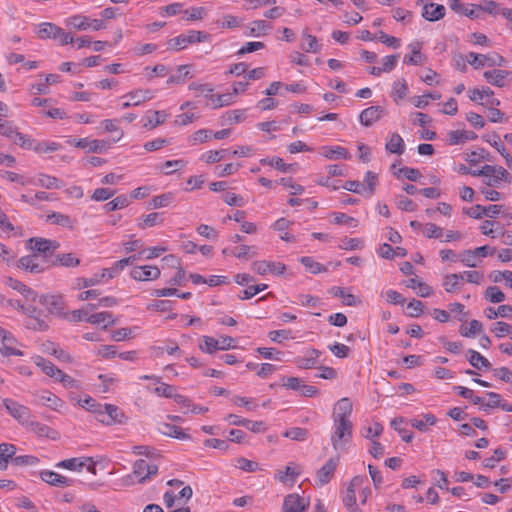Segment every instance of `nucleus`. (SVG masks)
Here are the masks:
<instances>
[{
    "mask_svg": "<svg viewBox=\"0 0 512 512\" xmlns=\"http://www.w3.org/2000/svg\"><path fill=\"white\" fill-rule=\"evenodd\" d=\"M211 41V35L205 31L189 30L187 34H181L167 41L169 50L180 51L194 43Z\"/></svg>",
    "mask_w": 512,
    "mask_h": 512,
    "instance_id": "obj_1",
    "label": "nucleus"
},
{
    "mask_svg": "<svg viewBox=\"0 0 512 512\" xmlns=\"http://www.w3.org/2000/svg\"><path fill=\"white\" fill-rule=\"evenodd\" d=\"M37 36L42 40L53 39L58 41L62 46L74 42V38L70 33L65 32L63 28L51 22L41 23L37 31Z\"/></svg>",
    "mask_w": 512,
    "mask_h": 512,
    "instance_id": "obj_2",
    "label": "nucleus"
},
{
    "mask_svg": "<svg viewBox=\"0 0 512 512\" xmlns=\"http://www.w3.org/2000/svg\"><path fill=\"white\" fill-rule=\"evenodd\" d=\"M334 433L331 436V443L335 450L341 449L352 439L353 424L350 419L333 418Z\"/></svg>",
    "mask_w": 512,
    "mask_h": 512,
    "instance_id": "obj_3",
    "label": "nucleus"
},
{
    "mask_svg": "<svg viewBox=\"0 0 512 512\" xmlns=\"http://www.w3.org/2000/svg\"><path fill=\"white\" fill-rule=\"evenodd\" d=\"M158 473V466L156 464H149L144 459L136 460L133 464V471L127 475L123 481L126 485L134 483L133 479L138 478V483H144L150 480Z\"/></svg>",
    "mask_w": 512,
    "mask_h": 512,
    "instance_id": "obj_4",
    "label": "nucleus"
},
{
    "mask_svg": "<svg viewBox=\"0 0 512 512\" xmlns=\"http://www.w3.org/2000/svg\"><path fill=\"white\" fill-rule=\"evenodd\" d=\"M22 313L26 315L24 325L27 329L32 331L48 330L49 325L45 320L46 315L44 314L43 310L35 306L29 305L26 306L24 312Z\"/></svg>",
    "mask_w": 512,
    "mask_h": 512,
    "instance_id": "obj_5",
    "label": "nucleus"
},
{
    "mask_svg": "<svg viewBox=\"0 0 512 512\" xmlns=\"http://www.w3.org/2000/svg\"><path fill=\"white\" fill-rule=\"evenodd\" d=\"M18 267L34 274L43 273L51 268L50 259H42L40 255L33 253L23 256L18 261Z\"/></svg>",
    "mask_w": 512,
    "mask_h": 512,
    "instance_id": "obj_6",
    "label": "nucleus"
},
{
    "mask_svg": "<svg viewBox=\"0 0 512 512\" xmlns=\"http://www.w3.org/2000/svg\"><path fill=\"white\" fill-rule=\"evenodd\" d=\"M29 243L32 244L31 249L36 254L42 255V259H53L54 252L60 247L58 241L41 237L30 238Z\"/></svg>",
    "mask_w": 512,
    "mask_h": 512,
    "instance_id": "obj_7",
    "label": "nucleus"
},
{
    "mask_svg": "<svg viewBox=\"0 0 512 512\" xmlns=\"http://www.w3.org/2000/svg\"><path fill=\"white\" fill-rule=\"evenodd\" d=\"M3 405L8 413L22 426L32 418L31 410L27 406H24L15 400L6 398L3 400Z\"/></svg>",
    "mask_w": 512,
    "mask_h": 512,
    "instance_id": "obj_8",
    "label": "nucleus"
},
{
    "mask_svg": "<svg viewBox=\"0 0 512 512\" xmlns=\"http://www.w3.org/2000/svg\"><path fill=\"white\" fill-rule=\"evenodd\" d=\"M365 481H367L366 476L358 475L352 478L349 486L347 487L346 495L343 498V503L350 512H360L356 504L355 489L362 486Z\"/></svg>",
    "mask_w": 512,
    "mask_h": 512,
    "instance_id": "obj_9",
    "label": "nucleus"
},
{
    "mask_svg": "<svg viewBox=\"0 0 512 512\" xmlns=\"http://www.w3.org/2000/svg\"><path fill=\"white\" fill-rule=\"evenodd\" d=\"M125 415L123 411L116 405L104 404L103 410L97 420L106 425L124 423Z\"/></svg>",
    "mask_w": 512,
    "mask_h": 512,
    "instance_id": "obj_10",
    "label": "nucleus"
},
{
    "mask_svg": "<svg viewBox=\"0 0 512 512\" xmlns=\"http://www.w3.org/2000/svg\"><path fill=\"white\" fill-rule=\"evenodd\" d=\"M38 298V301L43 305L49 314L61 315L64 310V300L61 295L42 294Z\"/></svg>",
    "mask_w": 512,
    "mask_h": 512,
    "instance_id": "obj_11",
    "label": "nucleus"
},
{
    "mask_svg": "<svg viewBox=\"0 0 512 512\" xmlns=\"http://www.w3.org/2000/svg\"><path fill=\"white\" fill-rule=\"evenodd\" d=\"M252 268L259 275H266L267 273L283 275L287 269V266L281 262L259 260L252 264Z\"/></svg>",
    "mask_w": 512,
    "mask_h": 512,
    "instance_id": "obj_12",
    "label": "nucleus"
},
{
    "mask_svg": "<svg viewBox=\"0 0 512 512\" xmlns=\"http://www.w3.org/2000/svg\"><path fill=\"white\" fill-rule=\"evenodd\" d=\"M340 457H331L326 463L317 471V480L320 486L328 484L333 478L337 466L339 464Z\"/></svg>",
    "mask_w": 512,
    "mask_h": 512,
    "instance_id": "obj_13",
    "label": "nucleus"
},
{
    "mask_svg": "<svg viewBox=\"0 0 512 512\" xmlns=\"http://www.w3.org/2000/svg\"><path fill=\"white\" fill-rule=\"evenodd\" d=\"M154 97L153 91L150 89H136L128 92L122 98H129V101L122 104V108L126 109L132 106H138Z\"/></svg>",
    "mask_w": 512,
    "mask_h": 512,
    "instance_id": "obj_14",
    "label": "nucleus"
},
{
    "mask_svg": "<svg viewBox=\"0 0 512 512\" xmlns=\"http://www.w3.org/2000/svg\"><path fill=\"white\" fill-rule=\"evenodd\" d=\"M161 271L157 266L143 265L134 267L130 275L137 281H151L160 277Z\"/></svg>",
    "mask_w": 512,
    "mask_h": 512,
    "instance_id": "obj_15",
    "label": "nucleus"
},
{
    "mask_svg": "<svg viewBox=\"0 0 512 512\" xmlns=\"http://www.w3.org/2000/svg\"><path fill=\"white\" fill-rule=\"evenodd\" d=\"M309 502L299 494H289L284 498L282 512H306Z\"/></svg>",
    "mask_w": 512,
    "mask_h": 512,
    "instance_id": "obj_16",
    "label": "nucleus"
},
{
    "mask_svg": "<svg viewBox=\"0 0 512 512\" xmlns=\"http://www.w3.org/2000/svg\"><path fill=\"white\" fill-rule=\"evenodd\" d=\"M40 478L42 481L55 487H69L74 483L73 479L67 478L51 470L41 471Z\"/></svg>",
    "mask_w": 512,
    "mask_h": 512,
    "instance_id": "obj_17",
    "label": "nucleus"
},
{
    "mask_svg": "<svg viewBox=\"0 0 512 512\" xmlns=\"http://www.w3.org/2000/svg\"><path fill=\"white\" fill-rule=\"evenodd\" d=\"M384 112L381 106H370L361 111L359 121L363 126L370 127L383 117Z\"/></svg>",
    "mask_w": 512,
    "mask_h": 512,
    "instance_id": "obj_18",
    "label": "nucleus"
},
{
    "mask_svg": "<svg viewBox=\"0 0 512 512\" xmlns=\"http://www.w3.org/2000/svg\"><path fill=\"white\" fill-rule=\"evenodd\" d=\"M75 146L78 148L85 149L88 152L102 153L107 148H109L110 144L105 140H88L87 138H81L75 142Z\"/></svg>",
    "mask_w": 512,
    "mask_h": 512,
    "instance_id": "obj_19",
    "label": "nucleus"
},
{
    "mask_svg": "<svg viewBox=\"0 0 512 512\" xmlns=\"http://www.w3.org/2000/svg\"><path fill=\"white\" fill-rule=\"evenodd\" d=\"M1 341L2 347H0V353L3 356H23V351L15 347L18 344V341L10 331L5 335V338L1 339Z\"/></svg>",
    "mask_w": 512,
    "mask_h": 512,
    "instance_id": "obj_20",
    "label": "nucleus"
},
{
    "mask_svg": "<svg viewBox=\"0 0 512 512\" xmlns=\"http://www.w3.org/2000/svg\"><path fill=\"white\" fill-rule=\"evenodd\" d=\"M28 430L34 432L39 437H47L51 439H55L58 434L57 431L52 429L46 424H43L39 421L33 420L30 418L28 422L24 425Z\"/></svg>",
    "mask_w": 512,
    "mask_h": 512,
    "instance_id": "obj_21",
    "label": "nucleus"
},
{
    "mask_svg": "<svg viewBox=\"0 0 512 512\" xmlns=\"http://www.w3.org/2000/svg\"><path fill=\"white\" fill-rule=\"evenodd\" d=\"M446 9L442 4H425L422 9V17L430 22L438 21L445 16Z\"/></svg>",
    "mask_w": 512,
    "mask_h": 512,
    "instance_id": "obj_22",
    "label": "nucleus"
},
{
    "mask_svg": "<svg viewBox=\"0 0 512 512\" xmlns=\"http://www.w3.org/2000/svg\"><path fill=\"white\" fill-rule=\"evenodd\" d=\"M511 74L510 71L494 69L492 71H485L484 78L493 86L504 87L506 86V78Z\"/></svg>",
    "mask_w": 512,
    "mask_h": 512,
    "instance_id": "obj_23",
    "label": "nucleus"
},
{
    "mask_svg": "<svg viewBox=\"0 0 512 512\" xmlns=\"http://www.w3.org/2000/svg\"><path fill=\"white\" fill-rule=\"evenodd\" d=\"M17 447L12 443H1L0 444V470H6L9 462L13 463Z\"/></svg>",
    "mask_w": 512,
    "mask_h": 512,
    "instance_id": "obj_24",
    "label": "nucleus"
},
{
    "mask_svg": "<svg viewBox=\"0 0 512 512\" xmlns=\"http://www.w3.org/2000/svg\"><path fill=\"white\" fill-rule=\"evenodd\" d=\"M14 142L18 144L20 147L27 149V150H34L36 152H42L43 150V144L37 142L36 140L32 139L30 136L23 134L19 131L15 133Z\"/></svg>",
    "mask_w": 512,
    "mask_h": 512,
    "instance_id": "obj_25",
    "label": "nucleus"
},
{
    "mask_svg": "<svg viewBox=\"0 0 512 512\" xmlns=\"http://www.w3.org/2000/svg\"><path fill=\"white\" fill-rule=\"evenodd\" d=\"M322 155L328 159H351L349 150L342 146H323Z\"/></svg>",
    "mask_w": 512,
    "mask_h": 512,
    "instance_id": "obj_26",
    "label": "nucleus"
},
{
    "mask_svg": "<svg viewBox=\"0 0 512 512\" xmlns=\"http://www.w3.org/2000/svg\"><path fill=\"white\" fill-rule=\"evenodd\" d=\"M158 430L161 434L175 439L187 440L191 438L190 435L185 433L180 426H176L170 423L160 424Z\"/></svg>",
    "mask_w": 512,
    "mask_h": 512,
    "instance_id": "obj_27",
    "label": "nucleus"
},
{
    "mask_svg": "<svg viewBox=\"0 0 512 512\" xmlns=\"http://www.w3.org/2000/svg\"><path fill=\"white\" fill-rule=\"evenodd\" d=\"M500 104L501 102L497 98H491L485 102V105L489 110L488 118L492 123H502L506 120L505 114L497 108Z\"/></svg>",
    "mask_w": 512,
    "mask_h": 512,
    "instance_id": "obj_28",
    "label": "nucleus"
},
{
    "mask_svg": "<svg viewBox=\"0 0 512 512\" xmlns=\"http://www.w3.org/2000/svg\"><path fill=\"white\" fill-rule=\"evenodd\" d=\"M51 267H77L80 264V259L73 253L58 254L53 259H50Z\"/></svg>",
    "mask_w": 512,
    "mask_h": 512,
    "instance_id": "obj_29",
    "label": "nucleus"
},
{
    "mask_svg": "<svg viewBox=\"0 0 512 512\" xmlns=\"http://www.w3.org/2000/svg\"><path fill=\"white\" fill-rule=\"evenodd\" d=\"M6 283H7V285L9 287H11L12 289L18 291L23 296H25L27 299H30L32 301H36V299L38 297L37 293L33 289L28 287L27 285L22 283L21 281H19L17 279H14L12 277H9L7 279V281H6Z\"/></svg>",
    "mask_w": 512,
    "mask_h": 512,
    "instance_id": "obj_30",
    "label": "nucleus"
},
{
    "mask_svg": "<svg viewBox=\"0 0 512 512\" xmlns=\"http://www.w3.org/2000/svg\"><path fill=\"white\" fill-rule=\"evenodd\" d=\"M443 287L448 293L459 291L463 285V275L458 273L448 274L444 277Z\"/></svg>",
    "mask_w": 512,
    "mask_h": 512,
    "instance_id": "obj_31",
    "label": "nucleus"
},
{
    "mask_svg": "<svg viewBox=\"0 0 512 512\" xmlns=\"http://www.w3.org/2000/svg\"><path fill=\"white\" fill-rule=\"evenodd\" d=\"M353 411V405L349 398H341L335 405L333 418L349 419Z\"/></svg>",
    "mask_w": 512,
    "mask_h": 512,
    "instance_id": "obj_32",
    "label": "nucleus"
},
{
    "mask_svg": "<svg viewBox=\"0 0 512 512\" xmlns=\"http://www.w3.org/2000/svg\"><path fill=\"white\" fill-rule=\"evenodd\" d=\"M449 144L458 145L466 142L467 140L477 139V134L473 131L454 130L449 132Z\"/></svg>",
    "mask_w": 512,
    "mask_h": 512,
    "instance_id": "obj_33",
    "label": "nucleus"
},
{
    "mask_svg": "<svg viewBox=\"0 0 512 512\" xmlns=\"http://www.w3.org/2000/svg\"><path fill=\"white\" fill-rule=\"evenodd\" d=\"M85 321L90 324L105 323L103 329H106L108 326L116 323V320L113 318V314L108 311L91 314L89 317L85 318Z\"/></svg>",
    "mask_w": 512,
    "mask_h": 512,
    "instance_id": "obj_34",
    "label": "nucleus"
},
{
    "mask_svg": "<svg viewBox=\"0 0 512 512\" xmlns=\"http://www.w3.org/2000/svg\"><path fill=\"white\" fill-rule=\"evenodd\" d=\"M320 355L321 352L318 349H309L305 357L297 359V366L302 369H311L315 367L317 359L320 357Z\"/></svg>",
    "mask_w": 512,
    "mask_h": 512,
    "instance_id": "obj_35",
    "label": "nucleus"
},
{
    "mask_svg": "<svg viewBox=\"0 0 512 512\" xmlns=\"http://www.w3.org/2000/svg\"><path fill=\"white\" fill-rule=\"evenodd\" d=\"M385 148L390 153L402 155L405 150L404 140L398 133H393L386 143Z\"/></svg>",
    "mask_w": 512,
    "mask_h": 512,
    "instance_id": "obj_36",
    "label": "nucleus"
},
{
    "mask_svg": "<svg viewBox=\"0 0 512 512\" xmlns=\"http://www.w3.org/2000/svg\"><path fill=\"white\" fill-rule=\"evenodd\" d=\"M468 361L476 369H490L491 363L486 359L484 356H482L479 352L469 349L468 350Z\"/></svg>",
    "mask_w": 512,
    "mask_h": 512,
    "instance_id": "obj_37",
    "label": "nucleus"
},
{
    "mask_svg": "<svg viewBox=\"0 0 512 512\" xmlns=\"http://www.w3.org/2000/svg\"><path fill=\"white\" fill-rule=\"evenodd\" d=\"M260 164L275 167L277 170L281 172L293 171L294 166H296V164H286L284 160L280 157L262 158L260 160Z\"/></svg>",
    "mask_w": 512,
    "mask_h": 512,
    "instance_id": "obj_38",
    "label": "nucleus"
},
{
    "mask_svg": "<svg viewBox=\"0 0 512 512\" xmlns=\"http://www.w3.org/2000/svg\"><path fill=\"white\" fill-rule=\"evenodd\" d=\"M38 184L46 189H61L64 186L62 180L43 173L38 175Z\"/></svg>",
    "mask_w": 512,
    "mask_h": 512,
    "instance_id": "obj_39",
    "label": "nucleus"
},
{
    "mask_svg": "<svg viewBox=\"0 0 512 512\" xmlns=\"http://www.w3.org/2000/svg\"><path fill=\"white\" fill-rule=\"evenodd\" d=\"M47 221L69 229H73L75 222L70 218V216L59 212H53L47 215Z\"/></svg>",
    "mask_w": 512,
    "mask_h": 512,
    "instance_id": "obj_40",
    "label": "nucleus"
},
{
    "mask_svg": "<svg viewBox=\"0 0 512 512\" xmlns=\"http://www.w3.org/2000/svg\"><path fill=\"white\" fill-rule=\"evenodd\" d=\"M450 1V8L455 11L458 14H463L470 19H477L479 17V14L476 10V8L472 7L471 9L465 7L463 3H461L459 0H449Z\"/></svg>",
    "mask_w": 512,
    "mask_h": 512,
    "instance_id": "obj_41",
    "label": "nucleus"
},
{
    "mask_svg": "<svg viewBox=\"0 0 512 512\" xmlns=\"http://www.w3.org/2000/svg\"><path fill=\"white\" fill-rule=\"evenodd\" d=\"M231 151L228 149H221V150H210L202 155V159L208 163H216L221 161L224 158L230 157Z\"/></svg>",
    "mask_w": 512,
    "mask_h": 512,
    "instance_id": "obj_42",
    "label": "nucleus"
},
{
    "mask_svg": "<svg viewBox=\"0 0 512 512\" xmlns=\"http://www.w3.org/2000/svg\"><path fill=\"white\" fill-rule=\"evenodd\" d=\"M188 68H189V65H180L178 67V73L175 75H171L167 79V84L168 85L182 84L187 79L192 78V75H191L190 71L188 70Z\"/></svg>",
    "mask_w": 512,
    "mask_h": 512,
    "instance_id": "obj_43",
    "label": "nucleus"
},
{
    "mask_svg": "<svg viewBox=\"0 0 512 512\" xmlns=\"http://www.w3.org/2000/svg\"><path fill=\"white\" fill-rule=\"evenodd\" d=\"M129 204H130L129 198L126 195L122 194V195L115 197L110 202L106 203L103 206V209L105 212L108 213V212L116 211L118 209H123V208L127 207Z\"/></svg>",
    "mask_w": 512,
    "mask_h": 512,
    "instance_id": "obj_44",
    "label": "nucleus"
},
{
    "mask_svg": "<svg viewBox=\"0 0 512 512\" xmlns=\"http://www.w3.org/2000/svg\"><path fill=\"white\" fill-rule=\"evenodd\" d=\"M300 262L308 269L312 274H319L327 272L326 266L316 262L313 257L303 256L300 258Z\"/></svg>",
    "mask_w": 512,
    "mask_h": 512,
    "instance_id": "obj_45",
    "label": "nucleus"
},
{
    "mask_svg": "<svg viewBox=\"0 0 512 512\" xmlns=\"http://www.w3.org/2000/svg\"><path fill=\"white\" fill-rule=\"evenodd\" d=\"M404 418L403 417H396L394 419L391 420V427L396 430L403 441H405L406 443H410L412 440H413V433L405 428H401L400 425L404 423Z\"/></svg>",
    "mask_w": 512,
    "mask_h": 512,
    "instance_id": "obj_46",
    "label": "nucleus"
},
{
    "mask_svg": "<svg viewBox=\"0 0 512 512\" xmlns=\"http://www.w3.org/2000/svg\"><path fill=\"white\" fill-rule=\"evenodd\" d=\"M78 402L81 407L96 414V418L100 416L104 406V404L97 402L94 398L88 395L83 400H79Z\"/></svg>",
    "mask_w": 512,
    "mask_h": 512,
    "instance_id": "obj_47",
    "label": "nucleus"
},
{
    "mask_svg": "<svg viewBox=\"0 0 512 512\" xmlns=\"http://www.w3.org/2000/svg\"><path fill=\"white\" fill-rule=\"evenodd\" d=\"M67 24L76 30H87L90 28V18L83 15H74L67 20Z\"/></svg>",
    "mask_w": 512,
    "mask_h": 512,
    "instance_id": "obj_48",
    "label": "nucleus"
},
{
    "mask_svg": "<svg viewBox=\"0 0 512 512\" xmlns=\"http://www.w3.org/2000/svg\"><path fill=\"white\" fill-rule=\"evenodd\" d=\"M85 465L86 463L85 461H83V458H70L58 462L56 464V467L72 471H81Z\"/></svg>",
    "mask_w": 512,
    "mask_h": 512,
    "instance_id": "obj_49",
    "label": "nucleus"
},
{
    "mask_svg": "<svg viewBox=\"0 0 512 512\" xmlns=\"http://www.w3.org/2000/svg\"><path fill=\"white\" fill-rule=\"evenodd\" d=\"M174 199V195L171 192L164 193L152 198L149 203V208L158 209L168 206Z\"/></svg>",
    "mask_w": 512,
    "mask_h": 512,
    "instance_id": "obj_50",
    "label": "nucleus"
},
{
    "mask_svg": "<svg viewBox=\"0 0 512 512\" xmlns=\"http://www.w3.org/2000/svg\"><path fill=\"white\" fill-rule=\"evenodd\" d=\"M203 343L199 344V348L202 352L213 354L217 350H219V340L215 339L211 336H203L202 337Z\"/></svg>",
    "mask_w": 512,
    "mask_h": 512,
    "instance_id": "obj_51",
    "label": "nucleus"
},
{
    "mask_svg": "<svg viewBox=\"0 0 512 512\" xmlns=\"http://www.w3.org/2000/svg\"><path fill=\"white\" fill-rule=\"evenodd\" d=\"M484 297L492 303H501L505 300V294L498 286H489L485 290Z\"/></svg>",
    "mask_w": 512,
    "mask_h": 512,
    "instance_id": "obj_52",
    "label": "nucleus"
},
{
    "mask_svg": "<svg viewBox=\"0 0 512 512\" xmlns=\"http://www.w3.org/2000/svg\"><path fill=\"white\" fill-rule=\"evenodd\" d=\"M308 435V429L302 427H292L284 433V437L294 441H305L308 438Z\"/></svg>",
    "mask_w": 512,
    "mask_h": 512,
    "instance_id": "obj_53",
    "label": "nucleus"
},
{
    "mask_svg": "<svg viewBox=\"0 0 512 512\" xmlns=\"http://www.w3.org/2000/svg\"><path fill=\"white\" fill-rule=\"evenodd\" d=\"M272 29V25L265 20H255L250 23V35L260 36Z\"/></svg>",
    "mask_w": 512,
    "mask_h": 512,
    "instance_id": "obj_54",
    "label": "nucleus"
},
{
    "mask_svg": "<svg viewBox=\"0 0 512 512\" xmlns=\"http://www.w3.org/2000/svg\"><path fill=\"white\" fill-rule=\"evenodd\" d=\"M163 222L161 214L158 212L150 213L143 217V220L138 223V227L141 229H145L147 227H153L159 225Z\"/></svg>",
    "mask_w": 512,
    "mask_h": 512,
    "instance_id": "obj_55",
    "label": "nucleus"
},
{
    "mask_svg": "<svg viewBox=\"0 0 512 512\" xmlns=\"http://www.w3.org/2000/svg\"><path fill=\"white\" fill-rule=\"evenodd\" d=\"M268 337L272 342L282 343L284 340L294 339L290 329L273 330L268 333Z\"/></svg>",
    "mask_w": 512,
    "mask_h": 512,
    "instance_id": "obj_56",
    "label": "nucleus"
},
{
    "mask_svg": "<svg viewBox=\"0 0 512 512\" xmlns=\"http://www.w3.org/2000/svg\"><path fill=\"white\" fill-rule=\"evenodd\" d=\"M483 331V324L478 320H471L469 323V328H460V334L463 337H474L476 334H479Z\"/></svg>",
    "mask_w": 512,
    "mask_h": 512,
    "instance_id": "obj_57",
    "label": "nucleus"
},
{
    "mask_svg": "<svg viewBox=\"0 0 512 512\" xmlns=\"http://www.w3.org/2000/svg\"><path fill=\"white\" fill-rule=\"evenodd\" d=\"M407 93L408 85L405 79H403L402 82H394L391 95L394 98L395 102L405 98Z\"/></svg>",
    "mask_w": 512,
    "mask_h": 512,
    "instance_id": "obj_58",
    "label": "nucleus"
},
{
    "mask_svg": "<svg viewBox=\"0 0 512 512\" xmlns=\"http://www.w3.org/2000/svg\"><path fill=\"white\" fill-rule=\"evenodd\" d=\"M207 98H209L213 102V108H220L223 106H228L231 104L232 95L231 94H207Z\"/></svg>",
    "mask_w": 512,
    "mask_h": 512,
    "instance_id": "obj_59",
    "label": "nucleus"
},
{
    "mask_svg": "<svg viewBox=\"0 0 512 512\" xmlns=\"http://www.w3.org/2000/svg\"><path fill=\"white\" fill-rule=\"evenodd\" d=\"M471 7L476 8V10H481L491 15H496L499 13V5L497 2L493 0H484L482 4H472Z\"/></svg>",
    "mask_w": 512,
    "mask_h": 512,
    "instance_id": "obj_60",
    "label": "nucleus"
},
{
    "mask_svg": "<svg viewBox=\"0 0 512 512\" xmlns=\"http://www.w3.org/2000/svg\"><path fill=\"white\" fill-rule=\"evenodd\" d=\"M330 292L335 297H341L344 299V302L348 306H355L357 304L356 297L353 294L346 293L344 288L341 287H332Z\"/></svg>",
    "mask_w": 512,
    "mask_h": 512,
    "instance_id": "obj_61",
    "label": "nucleus"
},
{
    "mask_svg": "<svg viewBox=\"0 0 512 512\" xmlns=\"http://www.w3.org/2000/svg\"><path fill=\"white\" fill-rule=\"evenodd\" d=\"M425 305L420 301L416 299H412L407 304V310H408V316L417 318L421 316L424 313Z\"/></svg>",
    "mask_w": 512,
    "mask_h": 512,
    "instance_id": "obj_62",
    "label": "nucleus"
},
{
    "mask_svg": "<svg viewBox=\"0 0 512 512\" xmlns=\"http://www.w3.org/2000/svg\"><path fill=\"white\" fill-rule=\"evenodd\" d=\"M39 458L33 455H19L13 458L15 466H35L39 463Z\"/></svg>",
    "mask_w": 512,
    "mask_h": 512,
    "instance_id": "obj_63",
    "label": "nucleus"
},
{
    "mask_svg": "<svg viewBox=\"0 0 512 512\" xmlns=\"http://www.w3.org/2000/svg\"><path fill=\"white\" fill-rule=\"evenodd\" d=\"M506 457V451L502 448H497L494 450V455L484 459L483 466L486 468H494L496 466V462L501 461L505 459Z\"/></svg>",
    "mask_w": 512,
    "mask_h": 512,
    "instance_id": "obj_64",
    "label": "nucleus"
}]
</instances>
